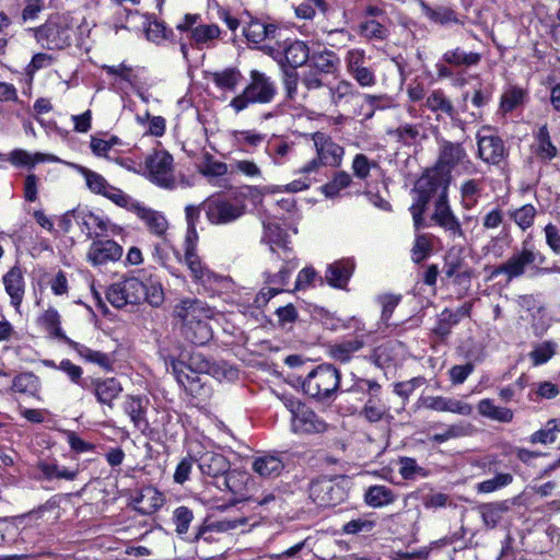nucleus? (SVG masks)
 <instances>
[{"instance_id": "obj_1", "label": "nucleus", "mask_w": 560, "mask_h": 560, "mask_svg": "<svg viewBox=\"0 0 560 560\" xmlns=\"http://www.w3.org/2000/svg\"><path fill=\"white\" fill-rule=\"evenodd\" d=\"M214 308L198 298H180L174 305L173 316L180 323L185 338L194 345L203 346L212 338L209 319Z\"/></svg>"}, {"instance_id": "obj_2", "label": "nucleus", "mask_w": 560, "mask_h": 560, "mask_svg": "<svg viewBox=\"0 0 560 560\" xmlns=\"http://www.w3.org/2000/svg\"><path fill=\"white\" fill-rule=\"evenodd\" d=\"M451 178L452 176L441 174V172L433 168L416 182L412 190L413 203L409 208L416 229L422 225L423 213L433 196H438L436 200L447 198Z\"/></svg>"}, {"instance_id": "obj_3", "label": "nucleus", "mask_w": 560, "mask_h": 560, "mask_svg": "<svg viewBox=\"0 0 560 560\" xmlns=\"http://www.w3.org/2000/svg\"><path fill=\"white\" fill-rule=\"evenodd\" d=\"M278 93V88L270 77L266 73L252 70L249 73V82L243 91L234 96L229 106L238 114L252 104H269Z\"/></svg>"}, {"instance_id": "obj_4", "label": "nucleus", "mask_w": 560, "mask_h": 560, "mask_svg": "<svg viewBox=\"0 0 560 560\" xmlns=\"http://www.w3.org/2000/svg\"><path fill=\"white\" fill-rule=\"evenodd\" d=\"M340 372L331 364H320L304 378V394L319 401L331 399L340 385Z\"/></svg>"}, {"instance_id": "obj_5", "label": "nucleus", "mask_w": 560, "mask_h": 560, "mask_svg": "<svg viewBox=\"0 0 560 560\" xmlns=\"http://www.w3.org/2000/svg\"><path fill=\"white\" fill-rule=\"evenodd\" d=\"M176 30L180 33H187V38L191 46L199 50L215 47L222 34L221 28L217 24L202 23L201 15L197 13L185 14L177 23Z\"/></svg>"}, {"instance_id": "obj_6", "label": "nucleus", "mask_w": 560, "mask_h": 560, "mask_svg": "<svg viewBox=\"0 0 560 560\" xmlns=\"http://www.w3.org/2000/svg\"><path fill=\"white\" fill-rule=\"evenodd\" d=\"M201 207L208 221L214 225L233 223L246 211L244 202L222 197L207 199Z\"/></svg>"}, {"instance_id": "obj_7", "label": "nucleus", "mask_w": 560, "mask_h": 560, "mask_svg": "<svg viewBox=\"0 0 560 560\" xmlns=\"http://www.w3.org/2000/svg\"><path fill=\"white\" fill-rule=\"evenodd\" d=\"M149 179L155 185L173 189L175 187L174 160L165 150L154 151L145 159Z\"/></svg>"}, {"instance_id": "obj_8", "label": "nucleus", "mask_w": 560, "mask_h": 560, "mask_svg": "<svg viewBox=\"0 0 560 560\" xmlns=\"http://www.w3.org/2000/svg\"><path fill=\"white\" fill-rule=\"evenodd\" d=\"M70 166L83 176L85 185L91 192L101 195L121 208L128 202L130 196L121 189L112 186L103 175L83 165L71 163Z\"/></svg>"}, {"instance_id": "obj_9", "label": "nucleus", "mask_w": 560, "mask_h": 560, "mask_svg": "<svg viewBox=\"0 0 560 560\" xmlns=\"http://www.w3.org/2000/svg\"><path fill=\"white\" fill-rule=\"evenodd\" d=\"M299 83H301L304 90L303 98L312 96L315 92L322 90V83L317 80L315 73L305 71V69L298 71L294 68H284L282 85L288 100L294 101L299 96Z\"/></svg>"}, {"instance_id": "obj_10", "label": "nucleus", "mask_w": 560, "mask_h": 560, "mask_svg": "<svg viewBox=\"0 0 560 560\" xmlns=\"http://www.w3.org/2000/svg\"><path fill=\"white\" fill-rule=\"evenodd\" d=\"M143 298L144 283L135 277L112 284L106 292L107 301L116 308L139 304Z\"/></svg>"}, {"instance_id": "obj_11", "label": "nucleus", "mask_w": 560, "mask_h": 560, "mask_svg": "<svg viewBox=\"0 0 560 560\" xmlns=\"http://www.w3.org/2000/svg\"><path fill=\"white\" fill-rule=\"evenodd\" d=\"M462 166L466 172L472 167V163L462 143L441 140L439 142V156L434 170L441 174L451 176V172Z\"/></svg>"}, {"instance_id": "obj_12", "label": "nucleus", "mask_w": 560, "mask_h": 560, "mask_svg": "<svg viewBox=\"0 0 560 560\" xmlns=\"http://www.w3.org/2000/svg\"><path fill=\"white\" fill-rule=\"evenodd\" d=\"M172 372L177 383L190 394L197 393L199 387L198 383L200 378L199 373L207 372L209 369V362L201 359L199 354L191 357L190 363L186 364L183 361H171Z\"/></svg>"}, {"instance_id": "obj_13", "label": "nucleus", "mask_w": 560, "mask_h": 560, "mask_svg": "<svg viewBox=\"0 0 560 560\" xmlns=\"http://www.w3.org/2000/svg\"><path fill=\"white\" fill-rule=\"evenodd\" d=\"M311 500L318 506H335L347 498L346 489L329 478H318L308 488Z\"/></svg>"}, {"instance_id": "obj_14", "label": "nucleus", "mask_w": 560, "mask_h": 560, "mask_svg": "<svg viewBox=\"0 0 560 560\" xmlns=\"http://www.w3.org/2000/svg\"><path fill=\"white\" fill-rule=\"evenodd\" d=\"M545 257L539 252H535L534 248L528 247L527 243L523 244L521 252L513 254L504 264L500 265L493 271V276L504 273L509 280L518 278L525 273L526 267L539 262L542 264Z\"/></svg>"}, {"instance_id": "obj_15", "label": "nucleus", "mask_w": 560, "mask_h": 560, "mask_svg": "<svg viewBox=\"0 0 560 560\" xmlns=\"http://www.w3.org/2000/svg\"><path fill=\"white\" fill-rule=\"evenodd\" d=\"M281 258L285 261V265L277 273H265L266 287L260 290L255 301L258 305L267 304L271 298L283 292V287L288 283L292 271L298 267V262H294L290 256H281Z\"/></svg>"}, {"instance_id": "obj_16", "label": "nucleus", "mask_w": 560, "mask_h": 560, "mask_svg": "<svg viewBox=\"0 0 560 560\" xmlns=\"http://www.w3.org/2000/svg\"><path fill=\"white\" fill-rule=\"evenodd\" d=\"M122 208L133 212L152 234L159 237L165 236L168 229V221L162 212L145 207L132 197L128 198V202H126Z\"/></svg>"}, {"instance_id": "obj_17", "label": "nucleus", "mask_w": 560, "mask_h": 560, "mask_svg": "<svg viewBox=\"0 0 560 560\" xmlns=\"http://www.w3.org/2000/svg\"><path fill=\"white\" fill-rule=\"evenodd\" d=\"M184 261L195 282L207 285L219 280V276L211 271L197 254L196 242L190 236H186Z\"/></svg>"}, {"instance_id": "obj_18", "label": "nucleus", "mask_w": 560, "mask_h": 560, "mask_svg": "<svg viewBox=\"0 0 560 560\" xmlns=\"http://www.w3.org/2000/svg\"><path fill=\"white\" fill-rule=\"evenodd\" d=\"M431 219L444 230L452 241L466 240L462 224L453 212L447 198L435 201Z\"/></svg>"}, {"instance_id": "obj_19", "label": "nucleus", "mask_w": 560, "mask_h": 560, "mask_svg": "<svg viewBox=\"0 0 560 560\" xmlns=\"http://www.w3.org/2000/svg\"><path fill=\"white\" fill-rule=\"evenodd\" d=\"M489 132L490 128L483 127L477 133L478 156L488 164L498 165L505 155L504 143Z\"/></svg>"}, {"instance_id": "obj_20", "label": "nucleus", "mask_w": 560, "mask_h": 560, "mask_svg": "<svg viewBox=\"0 0 560 560\" xmlns=\"http://www.w3.org/2000/svg\"><path fill=\"white\" fill-rule=\"evenodd\" d=\"M318 95H312L315 97V104L324 109H330L338 107L343 101L355 95L353 85L347 80H340L335 85H326Z\"/></svg>"}, {"instance_id": "obj_21", "label": "nucleus", "mask_w": 560, "mask_h": 560, "mask_svg": "<svg viewBox=\"0 0 560 560\" xmlns=\"http://www.w3.org/2000/svg\"><path fill=\"white\" fill-rule=\"evenodd\" d=\"M36 40L47 49H63L71 43L70 30L55 23L34 28Z\"/></svg>"}, {"instance_id": "obj_22", "label": "nucleus", "mask_w": 560, "mask_h": 560, "mask_svg": "<svg viewBox=\"0 0 560 560\" xmlns=\"http://www.w3.org/2000/svg\"><path fill=\"white\" fill-rule=\"evenodd\" d=\"M316 153L324 165L338 167L341 165L345 149L336 143L330 136L324 132H315L312 136Z\"/></svg>"}, {"instance_id": "obj_23", "label": "nucleus", "mask_w": 560, "mask_h": 560, "mask_svg": "<svg viewBox=\"0 0 560 560\" xmlns=\"http://www.w3.org/2000/svg\"><path fill=\"white\" fill-rule=\"evenodd\" d=\"M308 67L305 71L315 73L317 80L322 83V90L326 86L324 74H335L339 70L340 59L337 54L329 49L314 51L308 60Z\"/></svg>"}, {"instance_id": "obj_24", "label": "nucleus", "mask_w": 560, "mask_h": 560, "mask_svg": "<svg viewBox=\"0 0 560 560\" xmlns=\"http://www.w3.org/2000/svg\"><path fill=\"white\" fill-rule=\"evenodd\" d=\"M84 388L91 389L96 400L109 407H114V400L122 393V385L116 377L92 378Z\"/></svg>"}, {"instance_id": "obj_25", "label": "nucleus", "mask_w": 560, "mask_h": 560, "mask_svg": "<svg viewBox=\"0 0 560 560\" xmlns=\"http://www.w3.org/2000/svg\"><path fill=\"white\" fill-rule=\"evenodd\" d=\"M291 427L295 433L311 434L322 433L326 430L327 424L308 407H300L291 417Z\"/></svg>"}, {"instance_id": "obj_26", "label": "nucleus", "mask_w": 560, "mask_h": 560, "mask_svg": "<svg viewBox=\"0 0 560 560\" xmlns=\"http://www.w3.org/2000/svg\"><path fill=\"white\" fill-rule=\"evenodd\" d=\"M354 269L355 262L352 258L338 259L327 266L325 280L332 288L345 289Z\"/></svg>"}, {"instance_id": "obj_27", "label": "nucleus", "mask_w": 560, "mask_h": 560, "mask_svg": "<svg viewBox=\"0 0 560 560\" xmlns=\"http://www.w3.org/2000/svg\"><path fill=\"white\" fill-rule=\"evenodd\" d=\"M122 255V248L115 241H95L88 252V259L94 266H101L108 261H116Z\"/></svg>"}, {"instance_id": "obj_28", "label": "nucleus", "mask_w": 560, "mask_h": 560, "mask_svg": "<svg viewBox=\"0 0 560 560\" xmlns=\"http://www.w3.org/2000/svg\"><path fill=\"white\" fill-rule=\"evenodd\" d=\"M149 400L142 396L128 395L122 404L125 413L129 417L133 427L145 432L149 428V421L147 419Z\"/></svg>"}, {"instance_id": "obj_29", "label": "nucleus", "mask_w": 560, "mask_h": 560, "mask_svg": "<svg viewBox=\"0 0 560 560\" xmlns=\"http://www.w3.org/2000/svg\"><path fill=\"white\" fill-rule=\"evenodd\" d=\"M199 468L203 475L213 478L223 477L224 486L231 489L230 477L225 476L230 470V462L223 455L205 453L199 459Z\"/></svg>"}, {"instance_id": "obj_30", "label": "nucleus", "mask_w": 560, "mask_h": 560, "mask_svg": "<svg viewBox=\"0 0 560 560\" xmlns=\"http://www.w3.org/2000/svg\"><path fill=\"white\" fill-rule=\"evenodd\" d=\"M164 502V494L152 486L143 487L132 499L135 510L143 515L155 513Z\"/></svg>"}, {"instance_id": "obj_31", "label": "nucleus", "mask_w": 560, "mask_h": 560, "mask_svg": "<svg viewBox=\"0 0 560 560\" xmlns=\"http://www.w3.org/2000/svg\"><path fill=\"white\" fill-rule=\"evenodd\" d=\"M73 217L81 225V231L89 237H97L108 230L109 221L88 210H75Z\"/></svg>"}, {"instance_id": "obj_32", "label": "nucleus", "mask_w": 560, "mask_h": 560, "mask_svg": "<svg viewBox=\"0 0 560 560\" xmlns=\"http://www.w3.org/2000/svg\"><path fill=\"white\" fill-rule=\"evenodd\" d=\"M365 340L363 337L355 336L350 339H345L328 347L329 357L342 364L350 362L355 354L364 347Z\"/></svg>"}, {"instance_id": "obj_33", "label": "nucleus", "mask_w": 560, "mask_h": 560, "mask_svg": "<svg viewBox=\"0 0 560 560\" xmlns=\"http://www.w3.org/2000/svg\"><path fill=\"white\" fill-rule=\"evenodd\" d=\"M515 500H502L490 503L481 504L478 511L481 515L483 525L488 529H493L504 518V515L510 512L514 505Z\"/></svg>"}, {"instance_id": "obj_34", "label": "nucleus", "mask_w": 560, "mask_h": 560, "mask_svg": "<svg viewBox=\"0 0 560 560\" xmlns=\"http://www.w3.org/2000/svg\"><path fill=\"white\" fill-rule=\"evenodd\" d=\"M3 284L5 292L11 299V304L16 308L20 307L25 292V282L21 268L16 266L11 268L3 276Z\"/></svg>"}, {"instance_id": "obj_35", "label": "nucleus", "mask_w": 560, "mask_h": 560, "mask_svg": "<svg viewBox=\"0 0 560 560\" xmlns=\"http://www.w3.org/2000/svg\"><path fill=\"white\" fill-rule=\"evenodd\" d=\"M252 468L260 477L276 478L282 472L284 463L279 455L262 454L253 460Z\"/></svg>"}, {"instance_id": "obj_36", "label": "nucleus", "mask_w": 560, "mask_h": 560, "mask_svg": "<svg viewBox=\"0 0 560 560\" xmlns=\"http://www.w3.org/2000/svg\"><path fill=\"white\" fill-rule=\"evenodd\" d=\"M480 416L500 423H511L514 419V412L508 407L498 406L490 398L481 399L477 405Z\"/></svg>"}, {"instance_id": "obj_37", "label": "nucleus", "mask_w": 560, "mask_h": 560, "mask_svg": "<svg viewBox=\"0 0 560 560\" xmlns=\"http://www.w3.org/2000/svg\"><path fill=\"white\" fill-rule=\"evenodd\" d=\"M424 106L435 114L436 119H440L442 115L454 118L456 113L452 101L441 90L432 91L427 96Z\"/></svg>"}, {"instance_id": "obj_38", "label": "nucleus", "mask_w": 560, "mask_h": 560, "mask_svg": "<svg viewBox=\"0 0 560 560\" xmlns=\"http://www.w3.org/2000/svg\"><path fill=\"white\" fill-rule=\"evenodd\" d=\"M419 4L422 14L433 23L450 25L459 22L455 11L450 7L438 5L432 8L423 0H420Z\"/></svg>"}, {"instance_id": "obj_39", "label": "nucleus", "mask_w": 560, "mask_h": 560, "mask_svg": "<svg viewBox=\"0 0 560 560\" xmlns=\"http://www.w3.org/2000/svg\"><path fill=\"white\" fill-rule=\"evenodd\" d=\"M264 229L262 242L269 244L272 252L279 248L282 249L283 256H290L288 234L277 223H266Z\"/></svg>"}, {"instance_id": "obj_40", "label": "nucleus", "mask_w": 560, "mask_h": 560, "mask_svg": "<svg viewBox=\"0 0 560 560\" xmlns=\"http://www.w3.org/2000/svg\"><path fill=\"white\" fill-rule=\"evenodd\" d=\"M278 28L273 24H266L258 20H253L244 28V35L247 40L260 44L266 39L277 38Z\"/></svg>"}, {"instance_id": "obj_41", "label": "nucleus", "mask_w": 560, "mask_h": 560, "mask_svg": "<svg viewBox=\"0 0 560 560\" xmlns=\"http://www.w3.org/2000/svg\"><path fill=\"white\" fill-rule=\"evenodd\" d=\"M283 54L287 62L294 69L305 65L311 57L308 46L298 39L285 43Z\"/></svg>"}, {"instance_id": "obj_42", "label": "nucleus", "mask_w": 560, "mask_h": 560, "mask_svg": "<svg viewBox=\"0 0 560 560\" xmlns=\"http://www.w3.org/2000/svg\"><path fill=\"white\" fill-rule=\"evenodd\" d=\"M395 500L396 495L393 490L382 485L371 486L364 493L365 503L374 509L392 504Z\"/></svg>"}, {"instance_id": "obj_43", "label": "nucleus", "mask_w": 560, "mask_h": 560, "mask_svg": "<svg viewBox=\"0 0 560 560\" xmlns=\"http://www.w3.org/2000/svg\"><path fill=\"white\" fill-rule=\"evenodd\" d=\"M210 78L218 89L226 92H234L240 85L243 75L236 68H225L221 71L212 72Z\"/></svg>"}, {"instance_id": "obj_44", "label": "nucleus", "mask_w": 560, "mask_h": 560, "mask_svg": "<svg viewBox=\"0 0 560 560\" xmlns=\"http://www.w3.org/2000/svg\"><path fill=\"white\" fill-rule=\"evenodd\" d=\"M38 322L51 337L63 341L68 346L72 343L73 340L67 337L60 327V315L56 308L49 307L46 310Z\"/></svg>"}, {"instance_id": "obj_45", "label": "nucleus", "mask_w": 560, "mask_h": 560, "mask_svg": "<svg viewBox=\"0 0 560 560\" xmlns=\"http://www.w3.org/2000/svg\"><path fill=\"white\" fill-rule=\"evenodd\" d=\"M9 161L14 166L32 167L35 164L40 163V162H60V159H58L57 156L51 155V154H44V153L31 154L25 150L16 149L10 153Z\"/></svg>"}, {"instance_id": "obj_46", "label": "nucleus", "mask_w": 560, "mask_h": 560, "mask_svg": "<svg viewBox=\"0 0 560 560\" xmlns=\"http://www.w3.org/2000/svg\"><path fill=\"white\" fill-rule=\"evenodd\" d=\"M474 432V425L466 421H459L447 425L443 432L435 433L429 438L433 443H444L448 440L468 436Z\"/></svg>"}, {"instance_id": "obj_47", "label": "nucleus", "mask_w": 560, "mask_h": 560, "mask_svg": "<svg viewBox=\"0 0 560 560\" xmlns=\"http://www.w3.org/2000/svg\"><path fill=\"white\" fill-rule=\"evenodd\" d=\"M11 389L15 393L36 397L40 389V381L32 372L20 373L13 378Z\"/></svg>"}, {"instance_id": "obj_48", "label": "nucleus", "mask_w": 560, "mask_h": 560, "mask_svg": "<svg viewBox=\"0 0 560 560\" xmlns=\"http://www.w3.org/2000/svg\"><path fill=\"white\" fill-rule=\"evenodd\" d=\"M560 434V418L548 420L538 431L530 434L528 441L532 444L548 445L553 443Z\"/></svg>"}, {"instance_id": "obj_49", "label": "nucleus", "mask_w": 560, "mask_h": 560, "mask_svg": "<svg viewBox=\"0 0 560 560\" xmlns=\"http://www.w3.org/2000/svg\"><path fill=\"white\" fill-rule=\"evenodd\" d=\"M388 412V408L385 402L382 401L380 395L369 396L363 408L360 411V416L366 421L375 423L381 421Z\"/></svg>"}, {"instance_id": "obj_50", "label": "nucleus", "mask_w": 560, "mask_h": 560, "mask_svg": "<svg viewBox=\"0 0 560 560\" xmlns=\"http://www.w3.org/2000/svg\"><path fill=\"white\" fill-rule=\"evenodd\" d=\"M481 56L477 52H466L462 48L447 50L443 54L442 60L454 67H471L479 63Z\"/></svg>"}, {"instance_id": "obj_51", "label": "nucleus", "mask_w": 560, "mask_h": 560, "mask_svg": "<svg viewBox=\"0 0 560 560\" xmlns=\"http://www.w3.org/2000/svg\"><path fill=\"white\" fill-rule=\"evenodd\" d=\"M70 347L85 361L95 363L105 370H110L112 360L108 354L103 353L101 351L92 350L86 346L75 341H72V343H70Z\"/></svg>"}, {"instance_id": "obj_52", "label": "nucleus", "mask_w": 560, "mask_h": 560, "mask_svg": "<svg viewBox=\"0 0 560 560\" xmlns=\"http://www.w3.org/2000/svg\"><path fill=\"white\" fill-rule=\"evenodd\" d=\"M536 139V154L539 159L544 161H550L557 156L558 150L551 142L547 125H544L539 128Z\"/></svg>"}, {"instance_id": "obj_53", "label": "nucleus", "mask_w": 560, "mask_h": 560, "mask_svg": "<svg viewBox=\"0 0 560 560\" xmlns=\"http://www.w3.org/2000/svg\"><path fill=\"white\" fill-rule=\"evenodd\" d=\"M43 477L47 480L65 479L74 480L78 476V470H71L66 467H60L56 463L39 462L37 465Z\"/></svg>"}, {"instance_id": "obj_54", "label": "nucleus", "mask_w": 560, "mask_h": 560, "mask_svg": "<svg viewBox=\"0 0 560 560\" xmlns=\"http://www.w3.org/2000/svg\"><path fill=\"white\" fill-rule=\"evenodd\" d=\"M398 470L405 480H415L417 478H424L429 475L428 470L418 465L417 460L412 457H400L398 459Z\"/></svg>"}, {"instance_id": "obj_55", "label": "nucleus", "mask_w": 560, "mask_h": 560, "mask_svg": "<svg viewBox=\"0 0 560 560\" xmlns=\"http://www.w3.org/2000/svg\"><path fill=\"white\" fill-rule=\"evenodd\" d=\"M481 192V183L477 179H468L460 186L462 205L465 209H472L477 202L478 197Z\"/></svg>"}, {"instance_id": "obj_56", "label": "nucleus", "mask_w": 560, "mask_h": 560, "mask_svg": "<svg viewBox=\"0 0 560 560\" xmlns=\"http://www.w3.org/2000/svg\"><path fill=\"white\" fill-rule=\"evenodd\" d=\"M513 475L510 472L497 474L493 478L487 479L476 485L478 493H491L498 491L504 487H508L513 482Z\"/></svg>"}, {"instance_id": "obj_57", "label": "nucleus", "mask_w": 560, "mask_h": 560, "mask_svg": "<svg viewBox=\"0 0 560 560\" xmlns=\"http://www.w3.org/2000/svg\"><path fill=\"white\" fill-rule=\"evenodd\" d=\"M351 183L352 178L350 174L340 171L334 175L330 182L322 187V191L326 197L334 198L337 197L342 189L349 187Z\"/></svg>"}, {"instance_id": "obj_58", "label": "nucleus", "mask_w": 560, "mask_h": 560, "mask_svg": "<svg viewBox=\"0 0 560 560\" xmlns=\"http://www.w3.org/2000/svg\"><path fill=\"white\" fill-rule=\"evenodd\" d=\"M509 214L510 218L513 219V221L517 224V226L525 231L534 224L537 210L533 205L527 203L515 210H511Z\"/></svg>"}, {"instance_id": "obj_59", "label": "nucleus", "mask_w": 560, "mask_h": 560, "mask_svg": "<svg viewBox=\"0 0 560 560\" xmlns=\"http://www.w3.org/2000/svg\"><path fill=\"white\" fill-rule=\"evenodd\" d=\"M382 386L375 380L354 377L353 384L346 389V393L353 395L374 396L381 394Z\"/></svg>"}, {"instance_id": "obj_60", "label": "nucleus", "mask_w": 560, "mask_h": 560, "mask_svg": "<svg viewBox=\"0 0 560 560\" xmlns=\"http://www.w3.org/2000/svg\"><path fill=\"white\" fill-rule=\"evenodd\" d=\"M556 343L552 341H544L534 346L528 353L534 366L547 363L556 354Z\"/></svg>"}, {"instance_id": "obj_61", "label": "nucleus", "mask_w": 560, "mask_h": 560, "mask_svg": "<svg viewBox=\"0 0 560 560\" xmlns=\"http://www.w3.org/2000/svg\"><path fill=\"white\" fill-rule=\"evenodd\" d=\"M432 252V236L430 234H418L411 248V259L419 264Z\"/></svg>"}, {"instance_id": "obj_62", "label": "nucleus", "mask_w": 560, "mask_h": 560, "mask_svg": "<svg viewBox=\"0 0 560 560\" xmlns=\"http://www.w3.org/2000/svg\"><path fill=\"white\" fill-rule=\"evenodd\" d=\"M526 93L523 89L511 86L502 94L500 107L502 112L509 113L523 104Z\"/></svg>"}, {"instance_id": "obj_63", "label": "nucleus", "mask_w": 560, "mask_h": 560, "mask_svg": "<svg viewBox=\"0 0 560 560\" xmlns=\"http://www.w3.org/2000/svg\"><path fill=\"white\" fill-rule=\"evenodd\" d=\"M291 151L292 144L284 140H276L268 142L266 147V154L277 165L283 164Z\"/></svg>"}, {"instance_id": "obj_64", "label": "nucleus", "mask_w": 560, "mask_h": 560, "mask_svg": "<svg viewBox=\"0 0 560 560\" xmlns=\"http://www.w3.org/2000/svg\"><path fill=\"white\" fill-rule=\"evenodd\" d=\"M457 324V318L453 315V311L446 308L439 315L438 323L433 331L435 335L444 339L451 334L452 328Z\"/></svg>"}]
</instances>
